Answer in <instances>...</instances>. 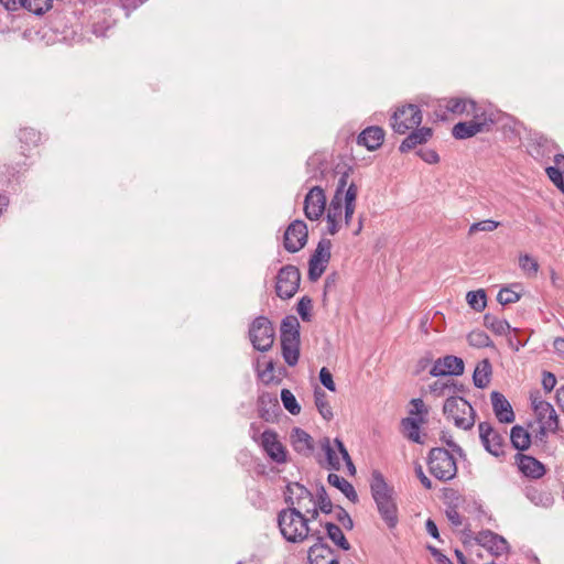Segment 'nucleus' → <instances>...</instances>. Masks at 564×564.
<instances>
[{
    "mask_svg": "<svg viewBox=\"0 0 564 564\" xmlns=\"http://www.w3.org/2000/svg\"><path fill=\"white\" fill-rule=\"evenodd\" d=\"M492 366L488 358L480 360L473 373V383L478 389H485L491 379Z\"/></svg>",
    "mask_w": 564,
    "mask_h": 564,
    "instance_id": "nucleus-32",
    "label": "nucleus"
},
{
    "mask_svg": "<svg viewBox=\"0 0 564 564\" xmlns=\"http://www.w3.org/2000/svg\"><path fill=\"white\" fill-rule=\"evenodd\" d=\"M327 538L340 550L349 551L351 549L350 543L346 539L343 530L339 525L333 522H326L324 524Z\"/></svg>",
    "mask_w": 564,
    "mask_h": 564,
    "instance_id": "nucleus-36",
    "label": "nucleus"
},
{
    "mask_svg": "<svg viewBox=\"0 0 564 564\" xmlns=\"http://www.w3.org/2000/svg\"><path fill=\"white\" fill-rule=\"evenodd\" d=\"M301 341L281 340L282 357L285 364L294 367L299 362Z\"/></svg>",
    "mask_w": 564,
    "mask_h": 564,
    "instance_id": "nucleus-38",
    "label": "nucleus"
},
{
    "mask_svg": "<svg viewBox=\"0 0 564 564\" xmlns=\"http://www.w3.org/2000/svg\"><path fill=\"white\" fill-rule=\"evenodd\" d=\"M357 194H358V187L354 182H351L348 185L347 189L345 191L344 205H355L356 206Z\"/></svg>",
    "mask_w": 564,
    "mask_h": 564,
    "instance_id": "nucleus-62",
    "label": "nucleus"
},
{
    "mask_svg": "<svg viewBox=\"0 0 564 564\" xmlns=\"http://www.w3.org/2000/svg\"><path fill=\"white\" fill-rule=\"evenodd\" d=\"M467 341L471 347L476 348L495 347L494 341L490 339L488 334L480 329L470 332L467 335Z\"/></svg>",
    "mask_w": 564,
    "mask_h": 564,
    "instance_id": "nucleus-44",
    "label": "nucleus"
},
{
    "mask_svg": "<svg viewBox=\"0 0 564 564\" xmlns=\"http://www.w3.org/2000/svg\"><path fill=\"white\" fill-rule=\"evenodd\" d=\"M257 404L259 416L265 422H275L282 413L278 398L273 393L262 392L258 397Z\"/></svg>",
    "mask_w": 564,
    "mask_h": 564,
    "instance_id": "nucleus-22",
    "label": "nucleus"
},
{
    "mask_svg": "<svg viewBox=\"0 0 564 564\" xmlns=\"http://www.w3.org/2000/svg\"><path fill=\"white\" fill-rule=\"evenodd\" d=\"M74 31L68 25L67 18L64 14L57 13L50 18V20L37 31V34L47 44L67 41Z\"/></svg>",
    "mask_w": 564,
    "mask_h": 564,
    "instance_id": "nucleus-7",
    "label": "nucleus"
},
{
    "mask_svg": "<svg viewBox=\"0 0 564 564\" xmlns=\"http://www.w3.org/2000/svg\"><path fill=\"white\" fill-rule=\"evenodd\" d=\"M429 471L441 481H449L457 475V463L453 454L444 447H433L427 455Z\"/></svg>",
    "mask_w": 564,
    "mask_h": 564,
    "instance_id": "nucleus-4",
    "label": "nucleus"
},
{
    "mask_svg": "<svg viewBox=\"0 0 564 564\" xmlns=\"http://www.w3.org/2000/svg\"><path fill=\"white\" fill-rule=\"evenodd\" d=\"M20 8L35 15H43L53 6V0H20Z\"/></svg>",
    "mask_w": 564,
    "mask_h": 564,
    "instance_id": "nucleus-42",
    "label": "nucleus"
},
{
    "mask_svg": "<svg viewBox=\"0 0 564 564\" xmlns=\"http://www.w3.org/2000/svg\"><path fill=\"white\" fill-rule=\"evenodd\" d=\"M423 120V115L417 105L408 104L397 107L390 118V126L398 134H405L409 130L417 128Z\"/></svg>",
    "mask_w": 564,
    "mask_h": 564,
    "instance_id": "nucleus-6",
    "label": "nucleus"
},
{
    "mask_svg": "<svg viewBox=\"0 0 564 564\" xmlns=\"http://www.w3.org/2000/svg\"><path fill=\"white\" fill-rule=\"evenodd\" d=\"M415 153L429 164H437L440 162V155L433 149H419Z\"/></svg>",
    "mask_w": 564,
    "mask_h": 564,
    "instance_id": "nucleus-55",
    "label": "nucleus"
},
{
    "mask_svg": "<svg viewBox=\"0 0 564 564\" xmlns=\"http://www.w3.org/2000/svg\"><path fill=\"white\" fill-rule=\"evenodd\" d=\"M520 299H521V295L519 293H517L508 288H502L497 295V301L501 305L516 303Z\"/></svg>",
    "mask_w": 564,
    "mask_h": 564,
    "instance_id": "nucleus-51",
    "label": "nucleus"
},
{
    "mask_svg": "<svg viewBox=\"0 0 564 564\" xmlns=\"http://www.w3.org/2000/svg\"><path fill=\"white\" fill-rule=\"evenodd\" d=\"M411 404L413 409H411V415L425 416L429 412L427 408L424 405V402L420 398H415L411 400Z\"/></svg>",
    "mask_w": 564,
    "mask_h": 564,
    "instance_id": "nucleus-61",
    "label": "nucleus"
},
{
    "mask_svg": "<svg viewBox=\"0 0 564 564\" xmlns=\"http://www.w3.org/2000/svg\"><path fill=\"white\" fill-rule=\"evenodd\" d=\"M442 498L446 505V508L448 507H459V503L462 501V495L454 488L445 487L443 488V495Z\"/></svg>",
    "mask_w": 564,
    "mask_h": 564,
    "instance_id": "nucleus-50",
    "label": "nucleus"
},
{
    "mask_svg": "<svg viewBox=\"0 0 564 564\" xmlns=\"http://www.w3.org/2000/svg\"><path fill=\"white\" fill-rule=\"evenodd\" d=\"M281 401L285 410H288L292 415L300 414L301 405L289 389L281 390Z\"/></svg>",
    "mask_w": 564,
    "mask_h": 564,
    "instance_id": "nucleus-45",
    "label": "nucleus"
},
{
    "mask_svg": "<svg viewBox=\"0 0 564 564\" xmlns=\"http://www.w3.org/2000/svg\"><path fill=\"white\" fill-rule=\"evenodd\" d=\"M479 438L484 448L492 456L497 458L506 457V441L503 436L496 431L492 425L487 422H480L478 424Z\"/></svg>",
    "mask_w": 564,
    "mask_h": 564,
    "instance_id": "nucleus-12",
    "label": "nucleus"
},
{
    "mask_svg": "<svg viewBox=\"0 0 564 564\" xmlns=\"http://www.w3.org/2000/svg\"><path fill=\"white\" fill-rule=\"evenodd\" d=\"M468 305L476 312H482L487 305V294L484 289L469 291L466 294Z\"/></svg>",
    "mask_w": 564,
    "mask_h": 564,
    "instance_id": "nucleus-43",
    "label": "nucleus"
},
{
    "mask_svg": "<svg viewBox=\"0 0 564 564\" xmlns=\"http://www.w3.org/2000/svg\"><path fill=\"white\" fill-rule=\"evenodd\" d=\"M443 413L447 420H453L458 429L468 431L475 424L476 412L470 402L463 397L448 395L443 405Z\"/></svg>",
    "mask_w": 564,
    "mask_h": 564,
    "instance_id": "nucleus-3",
    "label": "nucleus"
},
{
    "mask_svg": "<svg viewBox=\"0 0 564 564\" xmlns=\"http://www.w3.org/2000/svg\"><path fill=\"white\" fill-rule=\"evenodd\" d=\"M126 13V17H129L132 11L142 6L147 0H115Z\"/></svg>",
    "mask_w": 564,
    "mask_h": 564,
    "instance_id": "nucleus-57",
    "label": "nucleus"
},
{
    "mask_svg": "<svg viewBox=\"0 0 564 564\" xmlns=\"http://www.w3.org/2000/svg\"><path fill=\"white\" fill-rule=\"evenodd\" d=\"M248 337L256 350L260 352L269 351L275 338L273 323L264 315L257 316L249 325Z\"/></svg>",
    "mask_w": 564,
    "mask_h": 564,
    "instance_id": "nucleus-5",
    "label": "nucleus"
},
{
    "mask_svg": "<svg viewBox=\"0 0 564 564\" xmlns=\"http://www.w3.org/2000/svg\"><path fill=\"white\" fill-rule=\"evenodd\" d=\"M481 132H487L485 122L459 121L452 129V135L456 140H466Z\"/></svg>",
    "mask_w": 564,
    "mask_h": 564,
    "instance_id": "nucleus-28",
    "label": "nucleus"
},
{
    "mask_svg": "<svg viewBox=\"0 0 564 564\" xmlns=\"http://www.w3.org/2000/svg\"><path fill=\"white\" fill-rule=\"evenodd\" d=\"M556 386V377L550 371H543L542 373V387L545 392H551Z\"/></svg>",
    "mask_w": 564,
    "mask_h": 564,
    "instance_id": "nucleus-63",
    "label": "nucleus"
},
{
    "mask_svg": "<svg viewBox=\"0 0 564 564\" xmlns=\"http://www.w3.org/2000/svg\"><path fill=\"white\" fill-rule=\"evenodd\" d=\"M291 444L296 453L304 456H311L314 449L313 437L301 427H294L292 430Z\"/></svg>",
    "mask_w": 564,
    "mask_h": 564,
    "instance_id": "nucleus-26",
    "label": "nucleus"
},
{
    "mask_svg": "<svg viewBox=\"0 0 564 564\" xmlns=\"http://www.w3.org/2000/svg\"><path fill=\"white\" fill-rule=\"evenodd\" d=\"M424 421H425V417H423V416H417V417L409 416V417L402 419L401 425L403 426V429L405 431V436L413 443H416V444L424 443V441L422 440V437L420 435L421 424L424 423Z\"/></svg>",
    "mask_w": 564,
    "mask_h": 564,
    "instance_id": "nucleus-34",
    "label": "nucleus"
},
{
    "mask_svg": "<svg viewBox=\"0 0 564 564\" xmlns=\"http://www.w3.org/2000/svg\"><path fill=\"white\" fill-rule=\"evenodd\" d=\"M312 307H313V301L310 296L304 295L299 300V302L296 304V312L303 322L312 321V313H311Z\"/></svg>",
    "mask_w": 564,
    "mask_h": 564,
    "instance_id": "nucleus-48",
    "label": "nucleus"
},
{
    "mask_svg": "<svg viewBox=\"0 0 564 564\" xmlns=\"http://www.w3.org/2000/svg\"><path fill=\"white\" fill-rule=\"evenodd\" d=\"M307 225L302 219L293 220L283 235V247L290 253H296L307 243Z\"/></svg>",
    "mask_w": 564,
    "mask_h": 564,
    "instance_id": "nucleus-14",
    "label": "nucleus"
},
{
    "mask_svg": "<svg viewBox=\"0 0 564 564\" xmlns=\"http://www.w3.org/2000/svg\"><path fill=\"white\" fill-rule=\"evenodd\" d=\"M433 362V354L431 351H426L424 356H422L414 369V375L419 376L421 372H423Z\"/></svg>",
    "mask_w": 564,
    "mask_h": 564,
    "instance_id": "nucleus-59",
    "label": "nucleus"
},
{
    "mask_svg": "<svg viewBox=\"0 0 564 564\" xmlns=\"http://www.w3.org/2000/svg\"><path fill=\"white\" fill-rule=\"evenodd\" d=\"M484 326L499 336L505 335L511 330V326L507 319H499L490 313H486L484 315ZM512 330L514 333L519 332L518 328H512Z\"/></svg>",
    "mask_w": 564,
    "mask_h": 564,
    "instance_id": "nucleus-37",
    "label": "nucleus"
},
{
    "mask_svg": "<svg viewBox=\"0 0 564 564\" xmlns=\"http://www.w3.org/2000/svg\"><path fill=\"white\" fill-rule=\"evenodd\" d=\"M426 549L431 553V555L434 557V560L436 561L437 564H453V562L445 554H443L442 551L438 550L437 547L429 544L426 546Z\"/></svg>",
    "mask_w": 564,
    "mask_h": 564,
    "instance_id": "nucleus-64",
    "label": "nucleus"
},
{
    "mask_svg": "<svg viewBox=\"0 0 564 564\" xmlns=\"http://www.w3.org/2000/svg\"><path fill=\"white\" fill-rule=\"evenodd\" d=\"M519 267L529 275H535L539 271L538 261L529 254H522L519 258Z\"/></svg>",
    "mask_w": 564,
    "mask_h": 564,
    "instance_id": "nucleus-49",
    "label": "nucleus"
},
{
    "mask_svg": "<svg viewBox=\"0 0 564 564\" xmlns=\"http://www.w3.org/2000/svg\"><path fill=\"white\" fill-rule=\"evenodd\" d=\"M314 402L321 416L328 422L332 421L334 417L332 406L327 401V394L319 387L314 389Z\"/></svg>",
    "mask_w": 564,
    "mask_h": 564,
    "instance_id": "nucleus-39",
    "label": "nucleus"
},
{
    "mask_svg": "<svg viewBox=\"0 0 564 564\" xmlns=\"http://www.w3.org/2000/svg\"><path fill=\"white\" fill-rule=\"evenodd\" d=\"M339 281V273L337 271L330 272L324 282L323 300H326L327 293L334 290Z\"/></svg>",
    "mask_w": 564,
    "mask_h": 564,
    "instance_id": "nucleus-58",
    "label": "nucleus"
},
{
    "mask_svg": "<svg viewBox=\"0 0 564 564\" xmlns=\"http://www.w3.org/2000/svg\"><path fill=\"white\" fill-rule=\"evenodd\" d=\"M307 173L310 180L322 181L325 178L327 163L322 160L318 155L311 156L306 162Z\"/></svg>",
    "mask_w": 564,
    "mask_h": 564,
    "instance_id": "nucleus-40",
    "label": "nucleus"
},
{
    "mask_svg": "<svg viewBox=\"0 0 564 564\" xmlns=\"http://www.w3.org/2000/svg\"><path fill=\"white\" fill-rule=\"evenodd\" d=\"M467 116L473 118L474 122H485L487 123V132L491 131L492 126H495L499 120V112L494 111L491 109H486L479 106L475 101V106L469 108Z\"/></svg>",
    "mask_w": 564,
    "mask_h": 564,
    "instance_id": "nucleus-29",
    "label": "nucleus"
},
{
    "mask_svg": "<svg viewBox=\"0 0 564 564\" xmlns=\"http://www.w3.org/2000/svg\"><path fill=\"white\" fill-rule=\"evenodd\" d=\"M280 533L290 543H302L314 532L310 528V519L295 507H286L278 512L276 517Z\"/></svg>",
    "mask_w": 564,
    "mask_h": 564,
    "instance_id": "nucleus-2",
    "label": "nucleus"
},
{
    "mask_svg": "<svg viewBox=\"0 0 564 564\" xmlns=\"http://www.w3.org/2000/svg\"><path fill=\"white\" fill-rule=\"evenodd\" d=\"M494 413L500 423L509 424L516 419L513 409L507 398L499 391L490 393Z\"/></svg>",
    "mask_w": 564,
    "mask_h": 564,
    "instance_id": "nucleus-24",
    "label": "nucleus"
},
{
    "mask_svg": "<svg viewBox=\"0 0 564 564\" xmlns=\"http://www.w3.org/2000/svg\"><path fill=\"white\" fill-rule=\"evenodd\" d=\"M370 492L381 520L388 529H395L399 523V509L394 489L388 485L379 470H373L371 474Z\"/></svg>",
    "mask_w": 564,
    "mask_h": 564,
    "instance_id": "nucleus-1",
    "label": "nucleus"
},
{
    "mask_svg": "<svg viewBox=\"0 0 564 564\" xmlns=\"http://www.w3.org/2000/svg\"><path fill=\"white\" fill-rule=\"evenodd\" d=\"M464 370L465 364L460 357L447 355L434 361V365L430 370V375L432 377H458L464 373Z\"/></svg>",
    "mask_w": 564,
    "mask_h": 564,
    "instance_id": "nucleus-19",
    "label": "nucleus"
},
{
    "mask_svg": "<svg viewBox=\"0 0 564 564\" xmlns=\"http://www.w3.org/2000/svg\"><path fill=\"white\" fill-rule=\"evenodd\" d=\"M412 131L402 140L399 145L401 153H408L419 145L427 143L433 137V129L430 127H421L411 129Z\"/></svg>",
    "mask_w": 564,
    "mask_h": 564,
    "instance_id": "nucleus-23",
    "label": "nucleus"
},
{
    "mask_svg": "<svg viewBox=\"0 0 564 564\" xmlns=\"http://www.w3.org/2000/svg\"><path fill=\"white\" fill-rule=\"evenodd\" d=\"M300 322L294 315H286L282 318L280 325V339L290 341H301Z\"/></svg>",
    "mask_w": 564,
    "mask_h": 564,
    "instance_id": "nucleus-30",
    "label": "nucleus"
},
{
    "mask_svg": "<svg viewBox=\"0 0 564 564\" xmlns=\"http://www.w3.org/2000/svg\"><path fill=\"white\" fill-rule=\"evenodd\" d=\"M475 106V100L471 98L464 97H449L444 98L440 101L437 109L434 115L437 119L444 121L447 120V115L452 113L455 116H463L468 113L469 108Z\"/></svg>",
    "mask_w": 564,
    "mask_h": 564,
    "instance_id": "nucleus-15",
    "label": "nucleus"
},
{
    "mask_svg": "<svg viewBox=\"0 0 564 564\" xmlns=\"http://www.w3.org/2000/svg\"><path fill=\"white\" fill-rule=\"evenodd\" d=\"M318 377H319V381L323 384V387H325L327 390H329L332 392L336 391V384L333 380V375L326 367H323L319 370Z\"/></svg>",
    "mask_w": 564,
    "mask_h": 564,
    "instance_id": "nucleus-56",
    "label": "nucleus"
},
{
    "mask_svg": "<svg viewBox=\"0 0 564 564\" xmlns=\"http://www.w3.org/2000/svg\"><path fill=\"white\" fill-rule=\"evenodd\" d=\"M284 501L288 507H295L303 511V509H306V506L314 502V495L297 481L288 482L284 490Z\"/></svg>",
    "mask_w": 564,
    "mask_h": 564,
    "instance_id": "nucleus-18",
    "label": "nucleus"
},
{
    "mask_svg": "<svg viewBox=\"0 0 564 564\" xmlns=\"http://www.w3.org/2000/svg\"><path fill=\"white\" fill-rule=\"evenodd\" d=\"M312 505H316L321 512L325 514H329L335 509L324 485L319 484L316 488V494L314 496V502Z\"/></svg>",
    "mask_w": 564,
    "mask_h": 564,
    "instance_id": "nucleus-41",
    "label": "nucleus"
},
{
    "mask_svg": "<svg viewBox=\"0 0 564 564\" xmlns=\"http://www.w3.org/2000/svg\"><path fill=\"white\" fill-rule=\"evenodd\" d=\"M351 172H352V167L351 166H347L345 169V171L339 172L340 176H339V180H338L337 188L335 191V196H341L343 192L345 191V187L348 184V177H349V174Z\"/></svg>",
    "mask_w": 564,
    "mask_h": 564,
    "instance_id": "nucleus-60",
    "label": "nucleus"
},
{
    "mask_svg": "<svg viewBox=\"0 0 564 564\" xmlns=\"http://www.w3.org/2000/svg\"><path fill=\"white\" fill-rule=\"evenodd\" d=\"M315 543L307 551L310 564H339L338 554L326 543L325 536L316 530L311 533Z\"/></svg>",
    "mask_w": 564,
    "mask_h": 564,
    "instance_id": "nucleus-11",
    "label": "nucleus"
},
{
    "mask_svg": "<svg viewBox=\"0 0 564 564\" xmlns=\"http://www.w3.org/2000/svg\"><path fill=\"white\" fill-rule=\"evenodd\" d=\"M474 540L495 556H500L509 550L507 540L491 530L479 531Z\"/></svg>",
    "mask_w": 564,
    "mask_h": 564,
    "instance_id": "nucleus-20",
    "label": "nucleus"
},
{
    "mask_svg": "<svg viewBox=\"0 0 564 564\" xmlns=\"http://www.w3.org/2000/svg\"><path fill=\"white\" fill-rule=\"evenodd\" d=\"M327 481L329 485H332L333 487L340 490L345 495V497L348 500H350L351 502L356 503L358 501V495H357L354 486L348 480H346L344 477H341L337 474L330 473L327 476Z\"/></svg>",
    "mask_w": 564,
    "mask_h": 564,
    "instance_id": "nucleus-35",
    "label": "nucleus"
},
{
    "mask_svg": "<svg viewBox=\"0 0 564 564\" xmlns=\"http://www.w3.org/2000/svg\"><path fill=\"white\" fill-rule=\"evenodd\" d=\"M499 223L491 219H485L481 221L474 223L468 230L469 235H473L476 231H494L498 228Z\"/></svg>",
    "mask_w": 564,
    "mask_h": 564,
    "instance_id": "nucleus-52",
    "label": "nucleus"
},
{
    "mask_svg": "<svg viewBox=\"0 0 564 564\" xmlns=\"http://www.w3.org/2000/svg\"><path fill=\"white\" fill-rule=\"evenodd\" d=\"M384 135V130L381 127L370 126L359 133L357 143L366 147L369 151H375L382 145Z\"/></svg>",
    "mask_w": 564,
    "mask_h": 564,
    "instance_id": "nucleus-25",
    "label": "nucleus"
},
{
    "mask_svg": "<svg viewBox=\"0 0 564 564\" xmlns=\"http://www.w3.org/2000/svg\"><path fill=\"white\" fill-rule=\"evenodd\" d=\"M336 510V520L346 529V530H352L354 528V521L350 517V514L347 512L345 508L341 506H335Z\"/></svg>",
    "mask_w": 564,
    "mask_h": 564,
    "instance_id": "nucleus-53",
    "label": "nucleus"
},
{
    "mask_svg": "<svg viewBox=\"0 0 564 564\" xmlns=\"http://www.w3.org/2000/svg\"><path fill=\"white\" fill-rule=\"evenodd\" d=\"M260 445L274 463L284 464L288 462V451L279 441L275 431L271 429L264 430L260 436Z\"/></svg>",
    "mask_w": 564,
    "mask_h": 564,
    "instance_id": "nucleus-16",
    "label": "nucleus"
},
{
    "mask_svg": "<svg viewBox=\"0 0 564 564\" xmlns=\"http://www.w3.org/2000/svg\"><path fill=\"white\" fill-rule=\"evenodd\" d=\"M441 441L443 443H445L454 453H456L460 458L465 459L466 458V453L465 451L458 445L456 444L452 436L445 432V431H442L441 433Z\"/></svg>",
    "mask_w": 564,
    "mask_h": 564,
    "instance_id": "nucleus-54",
    "label": "nucleus"
},
{
    "mask_svg": "<svg viewBox=\"0 0 564 564\" xmlns=\"http://www.w3.org/2000/svg\"><path fill=\"white\" fill-rule=\"evenodd\" d=\"M259 366H260V360L257 359V361H256V371H257L258 378L265 386L281 383L282 377L286 373V369L284 367H279L276 369V375H275L274 373V371H275V362L272 359H270L265 364V368L264 369L261 370Z\"/></svg>",
    "mask_w": 564,
    "mask_h": 564,
    "instance_id": "nucleus-27",
    "label": "nucleus"
},
{
    "mask_svg": "<svg viewBox=\"0 0 564 564\" xmlns=\"http://www.w3.org/2000/svg\"><path fill=\"white\" fill-rule=\"evenodd\" d=\"M17 138L20 143V154L24 158V160L14 162V164L11 166L13 173H20L22 170H25L29 166L26 163V159L29 158L28 152L40 144L42 134L39 130L32 127H24L19 129Z\"/></svg>",
    "mask_w": 564,
    "mask_h": 564,
    "instance_id": "nucleus-13",
    "label": "nucleus"
},
{
    "mask_svg": "<svg viewBox=\"0 0 564 564\" xmlns=\"http://www.w3.org/2000/svg\"><path fill=\"white\" fill-rule=\"evenodd\" d=\"M301 272L297 267L286 264L276 274L275 293L282 300H289L300 289Z\"/></svg>",
    "mask_w": 564,
    "mask_h": 564,
    "instance_id": "nucleus-8",
    "label": "nucleus"
},
{
    "mask_svg": "<svg viewBox=\"0 0 564 564\" xmlns=\"http://www.w3.org/2000/svg\"><path fill=\"white\" fill-rule=\"evenodd\" d=\"M332 241L322 238L308 259L307 276L311 282H316L325 272L332 258Z\"/></svg>",
    "mask_w": 564,
    "mask_h": 564,
    "instance_id": "nucleus-9",
    "label": "nucleus"
},
{
    "mask_svg": "<svg viewBox=\"0 0 564 564\" xmlns=\"http://www.w3.org/2000/svg\"><path fill=\"white\" fill-rule=\"evenodd\" d=\"M325 191L316 185L310 188L304 198V215L310 220H318L326 208Z\"/></svg>",
    "mask_w": 564,
    "mask_h": 564,
    "instance_id": "nucleus-17",
    "label": "nucleus"
},
{
    "mask_svg": "<svg viewBox=\"0 0 564 564\" xmlns=\"http://www.w3.org/2000/svg\"><path fill=\"white\" fill-rule=\"evenodd\" d=\"M321 445H322L323 451L325 452L326 460H327V464H328V468L334 469V470H339L340 469V462H339V458L337 457L335 451L330 446L329 438L328 437H324L321 441Z\"/></svg>",
    "mask_w": 564,
    "mask_h": 564,
    "instance_id": "nucleus-46",
    "label": "nucleus"
},
{
    "mask_svg": "<svg viewBox=\"0 0 564 564\" xmlns=\"http://www.w3.org/2000/svg\"><path fill=\"white\" fill-rule=\"evenodd\" d=\"M514 462L519 471L527 478L540 479L546 474L545 465L531 455L517 453Z\"/></svg>",
    "mask_w": 564,
    "mask_h": 564,
    "instance_id": "nucleus-21",
    "label": "nucleus"
},
{
    "mask_svg": "<svg viewBox=\"0 0 564 564\" xmlns=\"http://www.w3.org/2000/svg\"><path fill=\"white\" fill-rule=\"evenodd\" d=\"M562 165H550L545 167V173L550 181L556 186L557 189L564 192V173L561 170Z\"/></svg>",
    "mask_w": 564,
    "mask_h": 564,
    "instance_id": "nucleus-47",
    "label": "nucleus"
},
{
    "mask_svg": "<svg viewBox=\"0 0 564 564\" xmlns=\"http://www.w3.org/2000/svg\"><path fill=\"white\" fill-rule=\"evenodd\" d=\"M525 497L535 506L549 508L554 503V497L551 492L542 490L535 486H527Z\"/></svg>",
    "mask_w": 564,
    "mask_h": 564,
    "instance_id": "nucleus-33",
    "label": "nucleus"
},
{
    "mask_svg": "<svg viewBox=\"0 0 564 564\" xmlns=\"http://www.w3.org/2000/svg\"><path fill=\"white\" fill-rule=\"evenodd\" d=\"M527 153L536 162L546 164L558 145L542 133H531L527 141Z\"/></svg>",
    "mask_w": 564,
    "mask_h": 564,
    "instance_id": "nucleus-10",
    "label": "nucleus"
},
{
    "mask_svg": "<svg viewBox=\"0 0 564 564\" xmlns=\"http://www.w3.org/2000/svg\"><path fill=\"white\" fill-rule=\"evenodd\" d=\"M510 443L518 453H523L530 448L532 436L523 426L513 425L510 430Z\"/></svg>",
    "mask_w": 564,
    "mask_h": 564,
    "instance_id": "nucleus-31",
    "label": "nucleus"
}]
</instances>
